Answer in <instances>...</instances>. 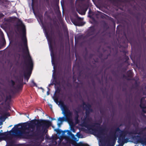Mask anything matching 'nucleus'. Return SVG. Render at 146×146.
<instances>
[{"mask_svg": "<svg viewBox=\"0 0 146 146\" xmlns=\"http://www.w3.org/2000/svg\"><path fill=\"white\" fill-rule=\"evenodd\" d=\"M32 82V84H33V86H37L35 82L33 81Z\"/></svg>", "mask_w": 146, "mask_h": 146, "instance_id": "11", "label": "nucleus"}, {"mask_svg": "<svg viewBox=\"0 0 146 146\" xmlns=\"http://www.w3.org/2000/svg\"><path fill=\"white\" fill-rule=\"evenodd\" d=\"M75 146H86V145H85V144L82 143H76V145Z\"/></svg>", "mask_w": 146, "mask_h": 146, "instance_id": "7", "label": "nucleus"}, {"mask_svg": "<svg viewBox=\"0 0 146 146\" xmlns=\"http://www.w3.org/2000/svg\"><path fill=\"white\" fill-rule=\"evenodd\" d=\"M78 13H79L80 14H82V15H85V11H84V12L82 13H80V12H78Z\"/></svg>", "mask_w": 146, "mask_h": 146, "instance_id": "12", "label": "nucleus"}, {"mask_svg": "<svg viewBox=\"0 0 146 146\" xmlns=\"http://www.w3.org/2000/svg\"><path fill=\"white\" fill-rule=\"evenodd\" d=\"M22 40L23 42L24 46L25 47V50L26 51L25 54L28 58V61L30 68H31L33 67V63L31 57L30 55L29 49L27 44V40L25 36L24 35L22 38Z\"/></svg>", "mask_w": 146, "mask_h": 146, "instance_id": "3", "label": "nucleus"}, {"mask_svg": "<svg viewBox=\"0 0 146 146\" xmlns=\"http://www.w3.org/2000/svg\"><path fill=\"white\" fill-rule=\"evenodd\" d=\"M58 120L60 121H62L63 120L61 118H59Z\"/></svg>", "mask_w": 146, "mask_h": 146, "instance_id": "14", "label": "nucleus"}, {"mask_svg": "<svg viewBox=\"0 0 146 146\" xmlns=\"http://www.w3.org/2000/svg\"><path fill=\"white\" fill-rule=\"evenodd\" d=\"M82 126L89 129V125L87 123H83L82 124Z\"/></svg>", "mask_w": 146, "mask_h": 146, "instance_id": "6", "label": "nucleus"}, {"mask_svg": "<svg viewBox=\"0 0 146 146\" xmlns=\"http://www.w3.org/2000/svg\"><path fill=\"white\" fill-rule=\"evenodd\" d=\"M64 113L67 120L68 121H71L72 117V112L70 111L68 109H65Z\"/></svg>", "mask_w": 146, "mask_h": 146, "instance_id": "4", "label": "nucleus"}, {"mask_svg": "<svg viewBox=\"0 0 146 146\" xmlns=\"http://www.w3.org/2000/svg\"><path fill=\"white\" fill-rule=\"evenodd\" d=\"M116 137H115V140H116Z\"/></svg>", "mask_w": 146, "mask_h": 146, "instance_id": "22", "label": "nucleus"}, {"mask_svg": "<svg viewBox=\"0 0 146 146\" xmlns=\"http://www.w3.org/2000/svg\"><path fill=\"white\" fill-rule=\"evenodd\" d=\"M4 135L3 133H0V141L2 140Z\"/></svg>", "mask_w": 146, "mask_h": 146, "instance_id": "8", "label": "nucleus"}, {"mask_svg": "<svg viewBox=\"0 0 146 146\" xmlns=\"http://www.w3.org/2000/svg\"><path fill=\"white\" fill-rule=\"evenodd\" d=\"M145 98H143L141 100L140 107L142 108H146V101L145 100Z\"/></svg>", "mask_w": 146, "mask_h": 146, "instance_id": "5", "label": "nucleus"}, {"mask_svg": "<svg viewBox=\"0 0 146 146\" xmlns=\"http://www.w3.org/2000/svg\"><path fill=\"white\" fill-rule=\"evenodd\" d=\"M78 117H79V116H78V114H77V115H76V116H75V120L76 121H78Z\"/></svg>", "mask_w": 146, "mask_h": 146, "instance_id": "9", "label": "nucleus"}, {"mask_svg": "<svg viewBox=\"0 0 146 146\" xmlns=\"http://www.w3.org/2000/svg\"><path fill=\"white\" fill-rule=\"evenodd\" d=\"M64 138H65L66 139L67 141H68V139L69 138H68V137L66 136H64Z\"/></svg>", "mask_w": 146, "mask_h": 146, "instance_id": "13", "label": "nucleus"}, {"mask_svg": "<svg viewBox=\"0 0 146 146\" xmlns=\"http://www.w3.org/2000/svg\"><path fill=\"white\" fill-rule=\"evenodd\" d=\"M11 82H12V84L13 85H14V84H15V83H14V82L13 81H12Z\"/></svg>", "mask_w": 146, "mask_h": 146, "instance_id": "15", "label": "nucleus"}, {"mask_svg": "<svg viewBox=\"0 0 146 146\" xmlns=\"http://www.w3.org/2000/svg\"><path fill=\"white\" fill-rule=\"evenodd\" d=\"M88 107L90 109V108L91 106H90V105H88Z\"/></svg>", "mask_w": 146, "mask_h": 146, "instance_id": "16", "label": "nucleus"}, {"mask_svg": "<svg viewBox=\"0 0 146 146\" xmlns=\"http://www.w3.org/2000/svg\"><path fill=\"white\" fill-rule=\"evenodd\" d=\"M29 76L27 78V80L29 79Z\"/></svg>", "mask_w": 146, "mask_h": 146, "instance_id": "19", "label": "nucleus"}, {"mask_svg": "<svg viewBox=\"0 0 146 146\" xmlns=\"http://www.w3.org/2000/svg\"><path fill=\"white\" fill-rule=\"evenodd\" d=\"M130 72L131 73V75H132V72H131V71H130Z\"/></svg>", "mask_w": 146, "mask_h": 146, "instance_id": "17", "label": "nucleus"}, {"mask_svg": "<svg viewBox=\"0 0 146 146\" xmlns=\"http://www.w3.org/2000/svg\"><path fill=\"white\" fill-rule=\"evenodd\" d=\"M86 112H87V110L86 109Z\"/></svg>", "mask_w": 146, "mask_h": 146, "instance_id": "23", "label": "nucleus"}, {"mask_svg": "<svg viewBox=\"0 0 146 146\" xmlns=\"http://www.w3.org/2000/svg\"><path fill=\"white\" fill-rule=\"evenodd\" d=\"M24 29H24V28L23 29V30H24Z\"/></svg>", "mask_w": 146, "mask_h": 146, "instance_id": "24", "label": "nucleus"}, {"mask_svg": "<svg viewBox=\"0 0 146 146\" xmlns=\"http://www.w3.org/2000/svg\"><path fill=\"white\" fill-rule=\"evenodd\" d=\"M35 125L36 126V131L44 132L50 125V123L48 120L36 119L31 120L29 122L26 123L23 126V129L27 131V132H25V131L21 132L19 134L21 137L29 138V133L34 131Z\"/></svg>", "mask_w": 146, "mask_h": 146, "instance_id": "1", "label": "nucleus"}, {"mask_svg": "<svg viewBox=\"0 0 146 146\" xmlns=\"http://www.w3.org/2000/svg\"><path fill=\"white\" fill-rule=\"evenodd\" d=\"M23 78H22V81H23Z\"/></svg>", "mask_w": 146, "mask_h": 146, "instance_id": "20", "label": "nucleus"}, {"mask_svg": "<svg viewBox=\"0 0 146 146\" xmlns=\"http://www.w3.org/2000/svg\"><path fill=\"white\" fill-rule=\"evenodd\" d=\"M144 112L145 113H146V111H144Z\"/></svg>", "mask_w": 146, "mask_h": 146, "instance_id": "21", "label": "nucleus"}, {"mask_svg": "<svg viewBox=\"0 0 146 146\" xmlns=\"http://www.w3.org/2000/svg\"><path fill=\"white\" fill-rule=\"evenodd\" d=\"M116 132H118L120 133L119 140L123 143H127L128 141V139H125V137L127 134L130 135H131L133 134H139L140 133H137V131H133L131 132H129L128 131L124 130L121 131L120 130L119 128H117L116 130Z\"/></svg>", "mask_w": 146, "mask_h": 146, "instance_id": "2", "label": "nucleus"}, {"mask_svg": "<svg viewBox=\"0 0 146 146\" xmlns=\"http://www.w3.org/2000/svg\"><path fill=\"white\" fill-rule=\"evenodd\" d=\"M115 145V143H114L113 144V145L112 146H114V145Z\"/></svg>", "mask_w": 146, "mask_h": 146, "instance_id": "18", "label": "nucleus"}, {"mask_svg": "<svg viewBox=\"0 0 146 146\" xmlns=\"http://www.w3.org/2000/svg\"><path fill=\"white\" fill-rule=\"evenodd\" d=\"M106 142L108 144H109L110 143V139L108 138H107L106 139Z\"/></svg>", "mask_w": 146, "mask_h": 146, "instance_id": "10", "label": "nucleus"}]
</instances>
